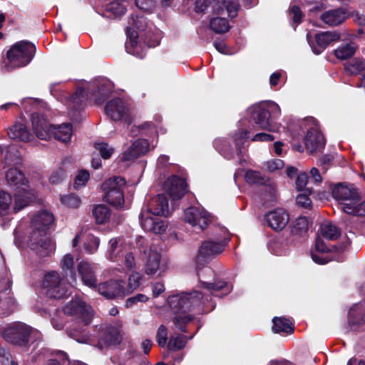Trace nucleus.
I'll use <instances>...</instances> for the list:
<instances>
[{
	"label": "nucleus",
	"instance_id": "obj_1",
	"mask_svg": "<svg viewBox=\"0 0 365 365\" xmlns=\"http://www.w3.org/2000/svg\"><path fill=\"white\" fill-rule=\"evenodd\" d=\"M229 240L230 239L223 241L206 240L201 244L198 250L195 258V264L199 278V285L200 287L204 288L205 291L204 293L194 291L168 297V304L170 308L176 313H180L175 317L174 323L180 331H185V324L193 319L192 315L186 313L187 311L198 308L203 302L204 294L211 293L213 295L219 296L217 294L218 292H223L222 295H227L231 292V285L226 282L220 281L215 283H209L203 281V279H206L205 275L212 276L213 274V270L207 267V264L213 257L222 252L225 245Z\"/></svg>",
	"mask_w": 365,
	"mask_h": 365
},
{
	"label": "nucleus",
	"instance_id": "obj_2",
	"mask_svg": "<svg viewBox=\"0 0 365 365\" xmlns=\"http://www.w3.org/2000/svg\"><path fill=\"white\" fill-rule=\"evenodd\" d=\"M63 312L66 315L73 316L81 323L78 327H73L69 331V335L78 343H87L88 336L81 335L85 331V327L88 326L92 320L93 310L91 306L86 304L82 299H76L70 301L63 308Z\"/></svg>",
	"mask_w": 365,
	"mask_h": 365
},
{
	"label": "nucleus",
	"instance_id": "obj_3",
	"mask_svg": "<svg viewBox=\"0 0 365 365\" xmlns=\"http://www.w3.org/2000/svg\"><path fill=\"white\" fill-rule=\"evenodd\" d=\"M6 179L9 186L17 190L14 197V205L12 207L14 212H18L26 207L30 201L35 199L36 192L31 188L24 173L16 168L7 170Z\"/></svg>",
	"mask_w": 365,
	"mask_h": 365
},
{
	"label": "nucleus",
	"instance_id": "obj_4",
	"mask_svg": "<svg viewBox=\"0 0 365 365\" xmlns=\"http://www.w3.org/2000/svg\"><path fill=\"white\" fill-rule=\"evenodd\" d=\"M332 196L340 204L344 212L365 216V201L361 200L355 188L338 184L332 190Z\"/></svg>",
	"mask_w": 365,
	"mask_h": 365
},
{
	"label": "nucleus",
	"instance_id": "obj_5",
	"mask_svg": "<svg viewBox=\"0 0 365 365\" xmlns=\"http://www.w3.org/2000/svg\"><path fill=\"white\" fill-rule=\"evenodd\" d=\"M5 340L21 347H26L31 342L34 344L35 341L41 338L40 331L33 329L31 327L24 323H16L5 329L3 332Z\"/></svg>",
	"mask_w": 365,
	"mask_h": 365
},
{
	"label": "nucleus",
	"instance_id": "obj_6",
	"mask_svg": "<svg viewBox=\"0 0 365 365\" xmlns=\"http://www.w3.org/2000/svg\"><path fill=\"white\" fill-rule=\"evenodd\" d=\"M281 109L278 104L269 103L267 105V108H262L260 105L256 104L248 108L247 113L252 120L259 127V129L266 130L267 131H278L279 125L277 124H272L269 118L272 114L274 117L279 115Z\"/></svg>",
	"mask_w": 365,
	"mask_h": 365
},
{
	"label": "nucleus",
	"instance_id": "obj_7",
	"mask_svg": "<svg viewBox=\"0 0 365 365\" xmlns=\"http://www.w3.org/2000/svg\"><path fill=\"white\" fill-rule=\"evenodd\" d=\"M97 91L93 93H87L82 88L77 89L76 93L69 97L67 104L73 109H78L85 103L88 98L93 96L96 103H101L110 93L113 86L110 82L106 79H101L96 83Z\"/></svg>",
	"mask_w": 365,
	"mask_h": 365
},
{
	"label": "nucleus",
	"instance_id": "obj_8",
	"mask_svg": "<svg viewBox=\"0 0 365 365\" xmlns=\"http://www.w3.org/2000/svg\"><path fill=\"white\" fill-rule=\"evenodd\" d=\"M36 47L34 43L19 41L14 44L7 52L8 70L26 66L33 59Z\"/></svg>",
	"mask_w": 365,
	"mask_h": 365
},
{
	"label": "nucleus",
	"instance_id": "obj_9",
	"mask_svg": "<svg viewBox=\"0 0 365 365\" xmlns=\"http://www.w3.org/2000/svg\"><path fill=\"white\" fill-rule=\"evenodd\" d=\"M239 0H197L195 10L197 13L205 12L208 8H211L213 12L223 14L224 8L228 16L235 17L239 8Z\"/></svg>",
	"mask_w": 365,
	"mask_h": 365
},
{
	"label": "nucleus",
	"instance_id": "obj_10",
	"mask_svg": "<svg viewBox=\"0 0 365 365\" xmlns=\"http://www.w3.org/2000/svg\"><path fill=\"white\" fill-rule=\"evenodd\" d=\"M145 272L148 275L161 274L165 272V258L162 255V249L158 245H151L145 252Z\"/></svg>",
	"mask_w": 365,
	"mask_h": 365
},
{
	"label": "nucleus",
	"instance_id": "obj_11",
	"mask_svg": "<svg viewBox=\"0 0 365 365\" xmlns=\"http://www.w3.org/2000/svg\"><path fill=\"white\" fill-rule=\"evenodd\" d=\"M43 285L49 297L61 298L67 294L68 285L56 271H51L45 274Z\"/></svg>",
	"mask_w": 365,
	"mask_h": 365
},
{
	"label": "nucleus",
	"instance_id": "obj_12",
	"mask_svg": "<svg viewBox=\"0 0 365 365\" xmlns=\"http://www.w3.org/2000/svg\"><path fill=\"white\" fill-rule=\"evenodd\" d=\"M29 245L38 256L45 257L50 256L56 249V245L46 234L38 232H31L29 237Z\"/></svg>",
	"mask_w": 365,
	"mask_h": 365
},
{
	"label": "nucleus",
	"instance_id": "obj_13",
	"mask_svg": "<svg viewBox=\"0 0 365 365\" xmlns=\"http://www.w3.org/2000/svg\"><path fill=\"white\" fill-rule=\"evenodd\" d=\"M106 114L113 120H121L130 123L132 116L130 108L125 101L120 98H115L108 102L105 108Z\"/></svg>",
	"mask_w": 365,
	"mask_h": 365
},
{
	"label": "nucleus",
	"instance_id": "obj_14",
	"mask_svg": "<svg viewBox=\"0 0 365 365\" xmlns=\"http://www.w3.org/2000/svg\"><path fill=\"white\" fill-rule=\"evenodd\" d=\"M184 220L200 230H205L211 221L210 214L202 207H190L184 212Z\"/></svg>",
	"mask_w": 365,
	"mask_h": 365
},
{
	"label": "nucleus",
	"instance_id": "obj_15",
	"mask_svg": "<svg viewBox=\"0 0 365 365\" xmlns=\"http://www.w3.org/2000/svg\"><path fill=\"white\" fill-rule=\"evenodd\" d=\"M339 38V35L336 33H333V31H323L322 33L315 35V41H314V40L312 39L311 34H307V41L311 46L313 52L317 55H319V53L324 51L325 48H327L330 43L333 42V41L338 40Z\"/></svg>",
	"mask_w": 365,
	"mask_h": 365
},
{
	"label": "nucleus",
	"instance_id": "obj_16",
	"mask_svg": "<svg viewBox=\"0 0 365 365\" xmlns=\"http://www.w3.org/2000/svg\"><path fill=\"white\" fill-rule=\"evenodd\" d=\"M99 293L108 299L115 297H125V282L123 279L105 282L100 283L98 287Z\"/></svg>",
	"mask_w": 365,
	"mask_h": 365
},
{
	"label": "nucleus",
	"instance_id": "obj_17",
	"mask_svg": "<svg viewBox=\"0 0 365 365\" xmlns=\"http://www.w3.org/2000/svg\"><path fill=\"white\" fill-rule=\"evenodd\" d=\"M129 245L125 239L115 237L108 242L106 257L111 262H117L124 253L129 250Z\"/></svg>",
	"mask_w": 365,
	"mask_h": 365
},
{
	"label": "nucleus",
	"instance_id": "obj_18",
	"mask_svg": "<svg viewBox=\"0 0 365 365\" xmlns=\"http://www.w3.org/2000/svg\"><path fill=\"white\" fill-rule=\"evenodd\" d=\"M140 222L143 230L153 232L155 234H162L167 228L166 224L162 219L158 216L151 215L150 213H140Z\"/></svg>",
	"mask_w": 365,
	"mask_h": 365
},
{
	"label": "nucleus",
	"instance_id": "obj_19",
	"mask_svg": "<svg viewBox=\"0 0 365 365\" xmlns=\"http://www.w3.org/2000/svg\"><path fill=\"white\" fill-rule=\"evenodd\" d=\"M32 125L35 135L41 140H48L53 136L51 125L48 124L43 116L34 113L31 116Z\"/></svg>",
	"mask_w": 365,
	"mask_h": 365
},
{
	"label": "nucleus",
	"instance_id": "obj_20",
	"mask_svg": "<svg viewBox=\"0 0 365 365\" xmlns=\"http://www.w3.org/2000/svg\"><path fill=\"white\" fill-rule=\"evenodd\" d=\"M150 150V144L145 139L135 140L121 156L122 161H131L147 153Z\"/></svg>",
	"mask_w": 365,
	"mask_h": 365
},
{
	"label": "nucleus",
	"instance_id": "obj_21",
	"mask_svg": "<svg viewBox=\"0 0 365 365\" xmlns=\"http://www.w3.org/2000/svg\"><path fill=\"white\" fill-rule=\"evenodd\" d=\"M168 195L173 200H180L187 192V183L182 178L173 175L165 182Z\"/></svg>",
	"mask_w": 365,
	"mask_h": 365
},
{
	"label": "nucleus",
	"instance_id": "obj_22",
	"mask_svg": "<svg viewBox=\"0 0 365 365\" xmlns=\"http://www.w3.org/2000/svg\"><path fill=\"white\" fill-rule=\"evenodd\" d=\"M54 222V217L51 212L48 211H41L37 213L31 222V231L38 232L41 234H46L48 228H50Z\"/></svg>",
	"mask_w": 365,
	"mask_h": 365
},
{
	"label": "nucleus",
	"instance_id": "obj_23",
	"mask_svg": "<svg viewBox=\"0 0 365 365\" xmlns=\"http://www.w3.org/2000/svg\"><path fill=\"white\" fill-rule=\"evenodd\" d=\"M304 142L306 148L310 153L321 151L325 145L323 134L317 128L307 131Z\"/></svg>",
	"mask_w": 365,
	"mask_h": 365
},
{
	"label": "nucleus",
	"instance_id": "obj_24",
	"mask_svg": "<svg viewBox=\"0 0 365 365\" xmlns=\"http://www.w3.org/2000/svg\"><path fill=\"white\" fill-rule=\"evenodd\" d=\"M122 324L118 323L117 327L110 326L99 340V348L103 346L118 345L122 341Z\"/></svg>",
	"mask_w": 365,
	"mask_h": 365
},
{
	"label": "nucleus",
	"instance_id": "obj_25",
	"mask_svg": "<svg viewBox=\"0 0 365 365\" xmlns=\"http://www.w3.org/2000/svg\"><path fill=\"white\" fill-rule=\"evenodd\" d=\"M266 221L274 230H282L289 222V217L283 209H277L268 212L266 216Z\"/></svg>",
	"mask_w": 365,
	"mask_h": 365
},
{
	"label": "nucleus",
	"instance_id": "obj_26",
	"mask_svg": "<svg viewBox=\"0 0 365 365\" xmlns=\"http://www.w3.org/2000/svg\"><path fill=\"white\" fill-rule=\"evenodd\" d=\"M154 216H168L169 215L168 200L165 195H158L154 197L150 202L148 212Z\"/></svg>",
	"mask_w": 365,
	"mask_h": 365
},
{
	"label": "nucleus",
	"instance_id": "obj_27",
	"mask_svg": "<svg viewBox=\"0 0 365 365\" xmlns=\"http://www.w3.org/2000/svg\"><path fill=\"white\" fill-rule=\"evenodd\" d=\"M349 14L345 9H330L322 14L321 18L325 24L329 26H337L348 18Z\"/></svg>",
	"mask_w": 365,
	"mask_h": 365
},
{
	"label": "nucleus",
	"instance_id": "obj_28",
	"mask_svg": "<svg viewBox=\"0 0 365 365\" xmlns=\"http://www.w3.org/2000/svg\"><path fill=\"white\" fill-rule=\"evenodd\" d=\"M78 271L86 286L90 287L96 286V278L92 264L88 262L81 261L78 265Z\"/></svg>",
	"mask_w": 365,
	"mask_h": 365
},
{
	"label": "nucleus",
	"instance_id": "obj_29",
	"mask_svg": "<svg viewBox=\"0 0 365 365\" xmlns=\"http://www.w3.org/2000/svg\"><path fill=\"white\" fill-rule=\"evenodd\" d=\"M8 135L11 139L20 140L24 141L30 140L31 135L26 130V126L21 123H16L8 130Z\"/></svg>",
	"mask_w": 365,
	"mask_h": 365
},
{
	"label": "nucleus",
	"instance_id": "obj_30",
	"mask_svg": "<svg viewBox=\"0 0 365 365\" xmlns=\"http://www.w3.org/2000/svg\"><path fill=\"white\" fill-rule=\"evenodd\" d=\"M53 136L56 139L61 141H68L71 140L73 134L72 126L68 123L60 125L58 126H52Z\"/></svg>",
	"mask_w": 365,
	"mask_h": 365
},
{
	"label": "nucleus",
	"instance_id": "obj_31",
	"mask_svg": "<svg viewBox=\"0 0 365 365\" xmlns=\"http://www.w3.org/2000/svg\"><path fill=\"white\" fill-rule=\"evenodd\" d=\"M103 200L110 205L116 207H121L124 203V196L123 190H108L104 192Z\"/></svg>",
	"mask_w": 365,
	"mask_h": 365
},
{
	"label": "nucleus",
	"instance_id": "obj_32",
	"mask_svg": "<svg viewBox=\"0 0 365 365\" xmlns=\"http://www.w3.org/2000/svg\"><path fill=\"white\" fill-rule=\"evenodd\" d=\"M356 48L353 43H344L334 51V55L341 60L348 59L354 56Z\"/></svg>",
	"mask_w": 365,
	"mask_h": 365
},
{
	"label": "nucleus",
	"instance_id": "obj_33",
	"mask_svg": "<svg viewBox=\"0 0 365 365\" xmlns=\"http://www.w3.org/2000/svg\"><path fill=\"white\" fill-rule=\"evenodd\" d=\"M210 27L216 34H224L230 30L228 20L224 17H214L210 19Z\"/></svg>",
	"mask_w": 365,
	"mask_h": 365
},
{
	"label": "nucleus",
	"instance_id": "obj_34",
	"mask_svg": "<svg viewBox=\"0 0 365 365\" xmlns=\"http://www.w3.org/2000/svg\"><path fill=\"white\" fill-rule=\"evenodd\" d=\"M273 323L274 326L272 327V330L274 332H293L292 324L286 318L274 317L273 319Z\"/></svg>",
	"mask_w": 365,
	"mask_h": 365
},
{
	"label": "nucleus",
	"instance_id": "obj_35",
	"mask_svg": "<svg viewBox=\"0 0 365 365\" xmlns=\"http://www.w3.org/2000/svg\"><path fill=\"white\" fill-rule=\"evenodd\" d=\"M321 233L327 240H336L340 236V231L338 227L329 222L322 224Z\"/></svg>",
	"mask_w": 365,
	"mask_h": 365
},
{
	"label": "nucleus",
	"instance_id": "obj_36",
	"mask_svg": "<svg viewBox=\"0 0 365 365\" xmlns=\"http://www.w3.org/2000/svg\"><path fill=\"white\" fill-rule=\"evenodd\" d=\"M125 180L121 177H114L106 180L102 185V190L103 192H107L108 190H119L125 186Z\"/></svg>",
	"mask_w": 365,
	"mask_h": 365
},
{
	"label": "nucleus",
	"instance_id": "obj_37",
	"mask_svg": "<svg viewBox=\"0 0 365 365\" xmlns=\"http://www.w3.org/2000/svg\"><path fill=\"white\" fill-rule=\"evenodd\" d=\"M93 214L98 223H104L108 221L110 217V212L106 205H96Z\"/></svg>",
	"mask_w": 365,
	"mask_h": 365
},
{
	"label": "nucleus",
	"instance_id": "obj_38",
	"mask_svg": "<svg viewBox=\"0 0 365 365\" xmlns=\"http://www.w3.org/2000/svg\"><path fill=\"white\" fill-rule=\"evenodd\" d=\"M128 0H114L106 6V11L112 13L115 16L125 14Z\"/></svg>",
	"mask_w": 365,
	"mask_h": 365
},
{
	"label": "nucleus",
	"instance_id": "obj_39",
	"mask_svg": "<svg viewBox=\"0 0 365 365\" xmlns=\"http://www.w3.org/2000/svg\"><path fill=\"white\" fill-rule=\"evenodd\" d=\"M61 267L63 271H68L70 273V277L72 279V281L74 282L76 279V272L74 270V257L73 255H71V254L68 253L63 257L61 261Z\"/></svg>",
	"mask_w": 365,
	"mask_h": 365
},
{
	"label": "nucleus",
	"instance_id": "obj_40",
	"mask_svg": "<svg viewBox=\"0 0 365 365\" xmlns=\"http://www.w3.org/2000/svg\"><path fill=\"white\" fill-rule=\"evenodd\" d=\"M142 275L138 272H133L128 277V284L127 287L124 286V296L135 291L140 284Z\"/></svg>",
	"mask_w": 365,
	"mask_h": 365
},
{
	"label": "nucleus",
	"instance_id": "obj_41",
	"mask_svg": "<svg viewBox=\"0 0 365 365\" xmlns=\"http://www.w3.org/2000/svg\"><path fill=\"white\" fill-rule=\"evenodd\" d=\"M365 61L360 59H354L346 63L344 68L348 74L357 75L364 69Z\"/></svg>",
	"mask_w": 365,
	"mask_h": 365
},
{
	"label": "nucleus",
	"instance_id": "obj_42",
	"mask_svg": "<svg viewBox=\"0 0 365 365\" xmlns=\"http://www.w3.org/2000/svg\"><path fill=\"white\" fill-rule=\"evenodd\" d=\"M12 198L6 192H0V216L9 214L11 209Z\"/></svg>",
	"mask_w": 365,
	"mask_h": 365
},
{
	"label": "nucleus",
	"instance_id": "obj_43",
	"mask_svg": "<svg viewBox=\"0 0 365 365\" xmlns=\"http://www.w3.org/2000/svg\"><path fill=\"white\" fill-rule=\"evenodd\" d=\"M67 175L66 169L64 167V163L56 167L49 176V182L52 184H58L63 181Z\"/></svg>",
	"mask_w": 365,
	"mask_h": 365
},
{
	"label": "nucleus",
	"instance_id": "obj_44",
	"mask_svg": "<svg viewBox=\"0 0 365 365\" xmlns=\"http://www.w3.org/2000/svg\"><path fill=\"white\" fill-rule=\"evenodd\" d=\"M309 222L306 217H297L293 222L292 232L297 235H302L308 230Z\"/></svg>",
	"mask_w": 365,
	"mask_h": 365
},
{
	"label": "nucleus",
	"instance_id": "obj_45",
	"mask_svg": "<svg viewBox=\"0 0 365 365\" xmlns=\"http://www.w3.org/2000/svg\"><path fill=\"white\" fill-rule=\"evenodd\" d=\"M100 246V239L94 235H88L84 242V250L88 254H93L97 252Z\"/></svg>",
	"mask_w": 365,
	"mask_h": 365
},
{
	"label": "nucleus",
	"instance_id": "obj_46",
	"mask_svg": "<svg viewBox=\"0 0 365 365\" xmlns=\"http://www.w3.org/2000/svg\"><path fill=\"white\" fill-rule=\"evenodd\" d=\"M187 343L184 336H173L168 341V349L171 350H177L182 349Z\"/></svg>",
	"mask_w": 365,
	"mask_h": 365
},
{
	"label": "nucleus",
	"instance_id": "obj_47",
	"mask_svg": "<svg viewBox=\"0 0 365 365\" xmlns=\"http://www.w3.org/2000/svg\"><path fill=\"white\" fill-rule=\"evenodd\" d=\"M61 203L67 207L78 208L81 205V200L73 195H66L61 197Z\"/></svg>",
	"mask_w": 365,
	"mask_h": 365
},
{
	"label": "nucleus",
	"instance_id": "obj_48",
	"mask_svg": "<svg viewBox=\"0 0 365 365\" xmlns=\"http://www.w3.org/2000/svg\"><path fill=\"white\" fill-rule=\"evenodd\" d=\"M95 148L98 150L103 158H110L115 151L113 148L110 147L109 144L106 143H96L95 144Z\"/></svg>",
	"mask_w": 365,
	"mask_h": 365
},
{
	"label": "nucleus",
	"instance_id": "obj_49",
	"mask_svg": "<svg viewBox=\"0 0 365 365\" xmlns=\"http://www.w3.org/2000/svg\"><path fill=\"white\" fill-rule=\"evenodd\" d=\"M262 197L263 200L267 201H273L276 197V190L272 184H269L262 188Z\"/></svg>",
	"mask_w": 365,
	"mask_h": 365
},
{
	"label": "nucleus",
	"instance_id": "obj_50",
	"mask_svg": "<svg viewBox=\"0 0 365 365\" xmlns=\"http://www.w3.org/2000/svg\"><path fill=\"white\" fill-rule=\"evenodd\" d=\"M149 299V297L146 295L142 294V293H139L135 296H133L131 297H128L127 300L125 302V307L130 308L133 305L135 304L138 302H145Z\"/></svg>",
	"mask_w": 365,
	"mask_h": 365
},
{
	"label": "nucleus",
	"instance_id": "obj_51",
	"mask_svg": "<svg viewBox=\"0 0 365 365\" xmlns=\"http://www.w3.org/2000/svg\"><path fill=\"white\" fill-rule=\"evenodd\" d=\"M245 180L249 183H262L264 182L260 173L255 170H248L245 174Z\"/></svg>",
	"mask_w": 365,
	"mask_h": 365
},
{
	"label": "nucleus",
	"instance_id": "obj_52",
	"mask_svg": "<svg viewBox=\"0 0 365 365\" xmlns=\"http://www.w3.org/2000/svg\"><path fill=\"white\" fill-rule=\"evenodd\" d=\"M250 131V130L241 128L239 130L238 133L234 134V140L237 145L238 148H240L241 145L245 143V139L247 138V134Z\"/></svg>",
	"mask_w": 365,
	"mask_h": 365
},
{
	"label": "nucleus",
	"instance_id": "obj_53",
	"mask_svg": "<svg viewBox=\"0 0 365 365\" xmlns=\"http://www.w3.org/2000/svg\"><path fill=\"white\" fill-rule=\"evenodd\" d=\"M168 339V330L165 326L161 325L158 329L157 341L161 347H164Z\"/></svg>",
	"mask_w": 365,
	"mask_h": 365
},
{
	"label": "nucleus",
	"instance_id": "obj_54",
	"mask_svg": "<svg viewBox=\"0 0 365 365\" xmlns=\"http://www.w3.org/2000/svg\"><path fill=\"white\" fill-rule=\"evenodd\" d=\"M89 179V174L86 170H81L79 172L75 178L74 186L76 188L84 186L86 182Z\"/></svg>",
	"mask_w": 365,
	"mask_h": 365
},
{
	"label": "nucleus",
	"instance_id": "obj_55",
	"mask_svg": "<svg viewBox=\"0 0 365 365\" xmlns=\"http://www.w3.org/2000/svg\"><path fill=\"white\" fill-rule=\"evenodd\" d=\"M135 5L140 9L151 12L154 8L153 0H135Z\"/></svg>",
	"mask_w": 365,
	"mask_h": 365
},
{
	"label": "nucleus",
	"instance_id": "obj_56",
	"mask_svg": "<svg viewBox=\"0 0 365 365\" xmlns=\"http://www.w3.org/2000/svg\"><path fill=\"white\" fill-rule=\"evenodd\" d=\"M124 264L128 269H135L136 266L135 258L132 252H126L124 253Z\"/></svg>",
	"mask_w": 365,
	"mask_h": 365
},
{
	"label": "nucleus",
	"instance_id": "obj_57",
	"mask_svg": "<svg viewBox=\"0 0 365 365\" xmlns=\"http://www.w3.org/2000/svg\"><path fill=\"white\" fill-rule=\"evenodd\" d=\"M57 357L56 359L48 360V365H64L68 362L67 355L64 352L59 351L57 354Z\"/></svg>",
	"mask_w": 365,
	"mask_h": 365
},
{
	"label": "nucleus",
	"instance_id": "obj_58",
	"mask_svg": "<svg viewBox=\"0 0 365 365\" xmlns=\"http://www.w3.org/2000/svg\"><path fill=\"white\" fill-rule=\"evenodd\" d=\"M289 16H292V20L297 24H299L302 21V13L299 7L294 5L289 11Z\"/></svg>",
	"mask_w": 365,
	"mask_h": 365
},
{
	"label": "nucleus",
	"instance_id": "obj_59",
	"mask_svg": "<svg viewBox=\"0 0 365 365\" xmlns=\"http://www.w3.org/2000/svg\"><path fill=\"white\" fill-rule=\"evenodd\" d=\"M284 165V162L279 159L269 160L266 163L267 170L269 171L282 169Z\"/></svg>",
	"mask_w": 365,
	"mask_h": 365
},
{
	"label": "nucleus",
	"instance_id": "obj_60",
	"mask_svg": "<svg viewBox=\"0 0 365 365\" xmlns=\"http://www.w3.org/2000/svg\"><path fill=\"white\" fill-rule=\"evenodd\" d=\"M297 203L304 208H309L312 205V200L306 194H299L297 196Z\"/></svg>",
	"mask_w": 365,
	"mask_h": 365
},
{
	"label": "nucleus",
	"instance_id": "obj_61",
	"mask_svg": "<svg viewBox=\"0 0 365 365\" xmlns=\"http://www.w3.org/2000/svg\"><path fill=\"white\" fill-rule=\"evenodd\" d=\"M307 175L305 173H299L297 175L296 184L297 187L299 190H302V189H304L307 186Z\"/></svg>",
	"mask_w": 365,
	"mask_h": 365
},
{
	"label": "nucleus",
	"instance_id": "obj_62",
	"mask_svg": "<svg viewBox=\"0 0 365 365\" xmlns=\"http://www.w3.org/2000/svg\"><path fill=\"white\" fill-rule=\"evenodd\" d=\"M51 324L56 330H61L64 326V320L59 313H56V317L51 318Z\"/></svg>",
	"mask_w": 365,
	"mask_h": 365
},
{
	"label": "nucleus",
	"instance_id": "obj_63",
	"mask_svg": "<svg viewBox=\"0 0 365 365\" xmlns=\"http://www.w3.org/2000/svg\"><path fill=\"white\" fill-rule=\"evenodd\" d=\"M274 138L271 134H267L264 133H260L255 135L252 138V140L254 141H272L274 140Z\"/></svg>",
	"mask_w": 365,
	"mask_h": 365
},
{
	"label": "nucleus",
	"instance_id": "obj_64",
	"mask_svg": "<svg viewBox=\"0 0 365 365\" xmlns=\"http://www.w3.org/2000/svg\"><path fill=\"white\" fill-rule=\"evenodd\" d=\"M315 247L317 250L319 252H328L329 250V247L325 244V242L323 241V240L319 238V237H318V238L316 240Z\"/></svg>",
	"mask_w": 365,
	"mask_h": 365
}]
</instances>
